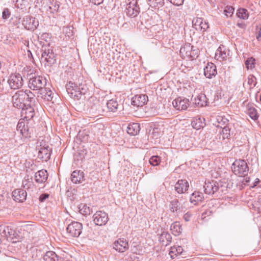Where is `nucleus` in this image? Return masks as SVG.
Returning a JSON list of instances; mask_svg holds the SVG:
<instances>
[{"label": "nucleus", "mask_w": 261, "mask_h": 261, "mask_svg": "<svg viewBox=\"0 0 261 261\" xmlns=\"http://www.w3.org/2000/svg\"><path fill=\"white\" fill-rule=\"evenodd\" d=\"M22 109L21 116H23L22 120H20L17 125V130L20 131L22 136L25 138H30L34 133V128L29 126V120H32L34 115V109L32 107L28 106Z\"/></svg>", "instance_id": "obj_1"}, {"label": "nucleus", "mask_w": 261, "mask_h": 261, "mask_svg": "<svg viewBox=\"0 0 261 261\" xmlns=\"http://www.w3.org/2000/svg\"><path fill=\"white\" fill-rule=\"evenodd\" d=\"M66 92L72 98L80 99L83 95H85L88 90V88L86 84L81 83L79 85L71 81L66 85Z\"/></svg>", "instance_id": "obj_2"}, {"label": "nucleus", "mask_w": 261, "mask_h": 261, "mask_svg": "<svg viewBox=\"0 0 261 261\" xmlns=\"http://www.w3.org/2000/svg\"><path fill=\"white\" fill-rule=\"evenodd\" d=\"M66 92L72 98L80 99L83 95H85L88 90V88L86 84L81 83L79 85L71 81L66 85Z\"/></svg>", "instance_id": "obj_3"}, {"label": "nucleus", "mask_w": 261, "mask_h": 261, "mask_svg": "<svg viewBox=\"0 0 261 261\" xmlns=\"http://www.w3.org/2000/svg\"><path fill=\"white\" fill-rule=\"evenodd\" d=\"M46 79L40 75H32L28 82V87L34 91H38V93L43 90V88L46 86Z\"/></svg>", "instance_id": "obj_4"}, {"label": "nucleus", "mask_w": 261, "mask_h": 261, "mask_svg": "<svg viewBox=\"0 0 261 261\" xmlns=\"http://www.w3.org/2000/svg\"><path fill=\"white\" fill-rule=\"evenodd\" d=\"M232 170L239 176H245L248 174L249 168L244 160H236L232 165Z\"/></svg>", "instance_id": "obj_5"}, {"label": "nucleus", "mask_w": 261, "mask_h": 261, "mask_svg": "<svg viewBox=\"0 0 261 261\" xmlns=\"http://www.w3.org/2000/svg\"><path fill=\"white\" fill-rule=\"evenodd\" d=\"M41 59L47 63L48 66H51L56 61V54L53 51V47L50 46L49 43L47 45H43L41 49Z\"/></svg>", "instance_id": "obj_6"}, {"label": "nucleus", "mask_w": 261, "mask_h": 261, "mask_svg": "<svg viewBox=\"0 0 261 261\" xmlns=\"http://www.w3.org/2000/svg\"><path fill=\"white\" fill-rule=\"evenodd\" d=\"M11 89L16 90L22 87L23 85V80L20 74L12 73L8 77L7 81Z\"/></svg>", "instance_id": "obj_7"}, {"label": "nucleus", "mask_w": 261, "mask_h": 261, "mask_svg": "<svg viewBox=\"0 0 261 261\" xmlns=\"http://www.w3.org/2000/svg\"><path fill=\"white\" fill-rule=\"evenodd\" d=\"M221 184V182H217L214 180L205 181L203 186L204 193L208 195H214L220 188L223 187Z\"/></svg>", "instance_id": "obj_8"}, {"label": "nucleus", "mask_w": 261, "mask_h": 261, "mask_svg": "<svg viewBox=\"0 0 261 261\" xmlns=\"http://www.w3.org/2000/svg\"><path fill=\"white\" fill-rule=\"evenodd\" d=\"M25 96V92L23 90L17 91L12 96L13 106L19 109L25 108L24 100Z\"/></svg>", "instance_id": "obj_9"}, {"label": "nucleus", "mask_w": 261, "mask_h": 261, "mask_svg": "<svg viewBox=\"0 0 261 261\" xmlns=\"http://www.w3.org/2000/svg\"><path fill=\"white\" fill-rule=\"evenodd\" d=\"M3 230L2 233L4 234L7 240L12 243H16L21 238V232L19 229H0Z\"/></svg>", "instance_id": "obj_10"}, {"label": "nucleus", "mask_w": 261, "mask_h": 261, "mask_svg": "<svg viewBox=\"0 0 261 261\" xmlns=\"http://www.w3.org/2000/svg\"><path fill=\"white\" fill-rule=\"evenodd\" d=\"M22 25L24 28L29 31H34L39 25V21L35 17L31 16H25L23 19Z\"/></svg>", "instance_id": "obj_11"}, {"label": "nucleus", "mask_w": 261, "mask_h": 261, "mask_svg": "<svg viewBox=\"0 0 261 261\" xmlns=\"http://www.w3.org/2000/svg\"><path fill=\"white\" fill-rule=\"evenodd\" d=\"M93 217L94 223L98 226L105 225L109 220L108 214L101 211L96 212Z\"/></svg>", "instance_id": "obj_12"}, {"label": "nucleus", "mask_w": 261, "mask_h": 261, "mask_svg": "<svg viewBox=\"0 0 261 261\" xmlns=\"http://www.w3.org/2000/svg\"><path fill=\"white\" fill-rule=\"evenodd\" d=\"M140 8L137 2L135 3H130L127 5L126 7V14L127 16L131 18H134L139 14Z\"/></svg>", "instance_id": "obj_13"}, {"label": "nucleus", "mask_w": 261, "mask_h": 261, "mask_svg": "<svg viewBox=\"0 0 261 261\" xmlns=\"http://www.w3.org/2000/svg\"><path fill=\"white\" fill-rule=\"evenodd\" d=\"M148 96L145 94H137L132 97V105L137 107H141L145 105L148 101Z\"/></svg>", "instance_id": "obj_14"}, {"label": "nucleus", "mask_w": 261, "mask_h": 261, "mask_svg": "<svg viewBox=\"0 0 261 261\" xmlns=\"http://www.w3.org/2000/svg\"><path fill=\"white\" fill-rule=\"evenodd\" d=\"M51 152V148L48 146H41L40 148L39 149L38 158L43 162H47L50 159Z\"/></svg>", "instance_id": "obj_15"}, {"label": "nucleus", "mask_w": 261, "mask_h": 261, "mask_svg": "<svg viewBox=\"0 0 261 261\" xmlns=\"http://www.w3.org/2000/svg\"><path fill=\"white\" fill-rule=\"evenodd\" d=\"M172 105L177 110H185L189 106V101L187 98L179 97L173 101Z\"/></svg>", "instance_id": "obj_16"}, {"label": "nucleus", "mask_w": 261, "mask_h": 261, "mask_svg": "<svg viewBox=\"0 0 261 261\" xmlns=\"http://www.w3.org/2000/svg\"><path fill=\"white\" fill-rule=\"evenodd\" d=\"M217 73L216 65L212 63L208 62L204 68V75L208 79H212L215 77Z\"/></svg>", "instance_id": "obj_17"}, {"label": "nucleus", "mask_w": 261, "mask_h": 261, "mask_svg": "<svg viewBox=\"0 0 261 261\" xmlns=\"http://www.w3.org/2000/svg\"><path fill=\"white\" fill-rule=\"evenodd\" d=\"M229 50L226 48L224 45H221L217 49L215 53V59L220 61L226 60L227 56L229 55Z\"/></svg>", "instance_id": "obj_18"}, {"label": "nucleus", "mask_w": 261, "mask_h": 261, "mask_svg": "<svg viewBox=\"0 0 261 261\" xmlns=\"http://www.w3.org/2000/svg\"><path fill=\"white\" fill-rule=\"evenodd\" d=\"M189 184L186 179H179L175 184L174 190L178 194L185 193L188 189Z\"/></svg>", "instance_id": "obj_19"}, {"label": "nucleus", "mask_w": 261, "mask_h": 261, "mask_svg": "<svg viewBox=\"0 0 261 261\" xmlns=\"http://www.w3.org/2000/svg\"><path fill=\"white\" fill-rule=\"evenodd\" d=\"M128 242L124 239H119L113 244V248L119 252H124L128 248Z\"/></svg>", "instance_id": "obj_20"}, {"label": "nucleus", "mask_w": 261, "mask_h": 261, "mask_svg": "<svg viewBox=\"0 0 261 261\" xmlns=\"http://www.w3.org/2000/svg\"><path fill=\"white\" fill-rule=\"evenodd\" d=\"M13 199L19 202H22L26 199L27 192L22 189H15L12 192Z\"/></svg>", "instance_id": "obj_21"}, {"label": "nucleus", "mask_w": 261, "mask_h": 261, "mask_svg": "<svg viewBox=\"0 0 261 261\" xmlns=\"http://www.w3.org/2000/svg\"><path fill=\"white\" fill-rule=\"evenodd\" d=\"M48 178V173L46 170L42 169L36 172L34 175L35 180L37 183L43 184L46 182Z\"/></svg>", "instance_id": "obj_22"}, {"label": "nucleus", "mask_w": 261, "mask_h": 261, "mask_svg": "<svg viewBox=\"0 0 261 261\" xmlns=\"http://www.w3.org/2000/svg\"><path fill=\"white\" fill-rule=\"evenodd\" d=\"M203 194L199 191H194L190 196V201L195 205H198L199 202H201L204 200Z\"/></svg>", "instance_id": "obj_23"}, {"label": "nucleus", "mask_w": 261, "mask_h": 261, "mask_svg": "<svg viewBox=\"0 0 261 261\" xmlns=\"http://www.w3.org/2000/svg\"><path fill=\"white\" fill-rule=\"evenodd\" d=\"M71 180L74 184L82 183L85 180L84 174L80 170H75L71 174Z\"/></svg>", "instance_id": "obj_24"}, {"label": "nucleus", "mask_w": 261, "mask_h": 261, "mask_svg": "<svg viewBox=\"0 0 261 261\" xmlns=\"http://www.w3.org/2000/svg\"><path fill=\"white\" fill-rule=\"evenodd\" d=\"M159 240L162 245L166 246L171 242L172 237L168 232L163 231L160 234Z\"/></svg>", "instance_id": "obj_25"}, {"label": "nucleus", "mask_w": 261, "mask_h": 261, "mask_svg": "<svg viewBox=\"0 0 261 261\" xmlns=\"http://www.w3.org/2000/svg\"><path fill=\"white\" fill-rule=\"evenodd\" d=\"M24 92H25V96L24 100L25 107L32 106L35 102V94L30 90H25Z\"/></svg>", "instance_id": "obj_26"}, {"label": "nucleus", "mask_w": 261, "mask_h": 261, "mask_svg": "<svg viewBox=\"0 0 261 261\" xmlns=\"http://www.w3.org/2000/svg\"><path fill=\"white\" fill-rule=\"evenodd\" d=\"M38 97L40 96L42 98L47 101H51L53 98L54 93L48 87L46 86L43 88V90L41 91L38 93Z\"/></svg>", "instance_id": "obj_27"}, {"label": "nucleus", "mask_w": 261, "mask_h": 261, "mask_svg": "<svg viewBox=\"0 0 261 261\" xmlns=\"http://www.w3.org/2000/svg\"><path fill=\"white\" fill-rule=\"evenodd\" d=\"M108 112L116 113L120 107L116 99H111L107 102Z\"/></svg>", "instance_id": "obj_28"}, {"label": "nucleus", "mask_w": 261, "mask_h": 261, "mask_svg": "<svg viewBox=\"0 0 261 261\" xmlns=\"http://www.w3.org/2000/svg\"><path fill=\"white\" fill-rule=\"evenodd\" d=\"M61 234L65 238L78 237L82 233L81 229H61Z\"/></svg>", "instance_id": "obj_29"}, {"label": "nucleus", "mask_w": 261, "mask_h": 261, "mask_svg": "<svg viewBox=\"0 0 261 261\" xmlns=\"http://www.w3.org/2000/svg\"><path fill=\"white\" fill-rule=\"evenodd\" d=\"M191 125L197 130L203 128L205 125V119L203 117L194 118L191 122Z\"/></svg>", "instance_id": "obj_30"}, {"label": "nucleus", "mask_w": 261, "mask_h": 261, "mask_svg": "<svg viewBox=\"0 0 261 261\" xmlns=\"http://www.w3.org/2000/svg\"><path fill=\"white\" fill-rule=\"evenodd\" d=\"M140 127L139 123H133L128 125L127 132L130 135L135 136L139 133Z\"/></svg>", "instance_id": "obj_31"}, {"label": "nucleus", "mask_w": 261, "mask_h": 261, "mask_svg": "<svg viewBox=\"0 0 261 261\" xmlns=\"http://www.w3.org/2000/svg\"><path fill=\"white\" fill-rule=\"evenodd\" d=\"M247 114L254 120L258 119L259 117L256 109L251 104L247 105Z\"/></svg>", "instance_id": "obj_32"}, {"label": "nucleus", "mask_w": 261, "mask_h": 261, "mask_svg": "<svg viewBox=\"0 0 261 261\" xmlns=\"http://www.w3.org/2000/svg\"><path fill=\"white\" fill-rule=\"evenodd\" d=\"M208 99L206 95L203 93L198 95L195 99V104L199 107H204L207 105Z\"/></svg>", "instance_id": "obj_33"}, {"label": "nucleus", "mask_w": 261, "mask_h": 261, "mask_svg": "<svg viewBox=\"0 0 261 261\" xmlns=\"http://www.w3.org/2000/svg\"><path fill=\"white\" fill-rule=\"evenodd\" d=\"M180 208V202L178 199H174L170 202V210L172 213L177 214Z\"/></svg>", "instance_id": "obj_34"}, {"label": "nucleus", "mask_w": 261, "mask_h": 261, "mask_svg": "<svg viewBox=\"0 0 261 261\" xmlns=\"http://www.w3.org/2000/svg\"><path fill=\"white\" fill-rule=\"evenodd\" d=\"M44 261H58L59 256L52 251H49L45 253L43 256Z\"/></svg>", "instance_id": "obj_35"}, {"label": "nucleus", "mask_w": 261, "mask_h": 261, "mask_svg": "<svg viewBox=\"0 0 261 261\" xmlns=\"http://www.w3.org/2000/svg\"><path fill=\"white\" fill-rule=\"evenodd\" d=\"M150 7L159 9L164 5V0H147Z\"/></svg>", "instance_id": "obj_36"}, {"label": "nucleus", "mask_w": 261, "mask_h": 261, "mask_svg": "<svg viewBox=\"0 0 261 261\" xmlns=\"http://www.w3.org/2000/svg\"><path fill=\"white\" fill-rule=\"evenodd\" d=\"M236 15L238 18L245 20L248 19L249 13L247 9L241 8L237 11Z\"/></svg>", "instance_id": "obj_37"}, {"label": "nucleus", "mask_w": 261, "mask_h": 261, "mask_svg": "<svg viewBox=\"0 0 261 261\" xmlns=\"http://www.w3.org/2000/svg\"><path fill=\"white\" fill-rule=\"evenodd\" d=\"M22 186L27 190L32 188L34 186L32 177L30 178L29 175L25 176L22 180Z\"/></svg>", "instance_id": "obj_38"}, {"label": "nucleus", "mask_w": 261, "mask_h": 261, "mask_svg": "<svg viewBox=\"0 0 261 261\" xmlns=\"http://www.w3.org/2000/svg\"><path fill=\"white\" fill-rule=\"evenodd\" d=\"M79 208L80 213L84 216L89 215L92 213V209L86 204H81Z\"/></svg>", "instance_id": "obj_39"}, {"label": "nucleus", "mask_w": 261, "mask_h": 261, "mask_svg": "<svg viewBox=\"0 0 261 261\" xmlns=\"http://www.w3.org/2000/svg\"><path fill=\"white\" fill-rule=\"evenodd\" d=\"M51 0H43L42 2L40 10L42 12H49L50 11Z\"/></svg>", "instance_id": "obj_40"}, {"label": "nucleus", "mask_w": 261, "mask_h": 261, "mask_svg": "<svg viewBox=\"0 0 261 261\" xmlns=\"http://www.w3.org/2000/svg\"><path fill=\"white\" fill-rule=\"evenodd\" d=\"M234 8L231 6H226L223 11V13L227 17H231L234 13Z\"/></svg>", "instance_id": "obj_41"}, {"label": "nucleus", "mask_w": 261, "mask_h": 261, "mask_svg": "<svg viewBox=\"0 0 261 261\" xmlns=\"http://www.w3.org/2000/svg\"><path fill=\"white\" fill-rule=\"evenodd\" d=\"M255 59L253 57L249 58L245 61L246 68L249 69H252L255 67Z\"/></svg>", "instance_id": "obj_42"}, {"label": "nucleus", "mask_w": 261, "mask_h": 261, "mask_svg": "<svg viewBox=\"0 0 261 261\" xmlns=\"http://www.w3.org/2000/svg\"><path fill=\"white\" fill-rule=\"evenodd\" d=\"M252 206L255 211L261 213V195L258 197L257 200L254 201Z\"/></svg>", "instance_id": "obj_43"}, {"label": "nucleus", "mask_w": 261, "mask_h": 261, "mask_svg": "<svg viewBox=\"0 0 261 261\" xmlns=\"http://www.w3.org/2000/svg\"><path fill=\"white\" fill-rule=\"evenodd\" d=\"M203 19L202 18L196 17L192 20V24L196 30H200L201 24H202Z\"/></svg>", "instance_id": "obj_44"}, {"label": "nucleus", "mask_w": 261, "mask_h": 261, "mask_svg": "<svg viewBox=\"0 0 261 261\" xmlns=\"http://www.w3.org/2000/svg\"><path fill=\"white\" fill-rule=\"evenodd\" d=\"M182 251V248L181 246H178L177 247H173L170 248L169 254L171 255V257H173V254L176 255L177 254H180Z\"/></svg>", "instance_id": "obj_45"}, {"label": "nucleus", "mask_w": 261, "mask_h": 261, "mask_svg": "<svg viewBox=\"0 0 261 261\" xmlns=\"http://www.w3.org/2000/svg\"><path fill=\"white\" fill-rule=\"evenodd\" d=\"M149 162L153 166H158L161 162V158L158 155L152 156L150 158Z\"/></svg>", "instance_id": "obj_46"}, {"label": "nucleus", "mask_w": 261, "mask_h": 261, "mask_svg": "<svg viewBox=\"0 0 261 261\" xmlns=\"http://www.w3.org/2000/svg\"><path fill=\"white\" fill-rule=\"evenodd\" d=\"M191 60H194L196 59L199 55V50L198 48H196L193 46H191Z\"/></svg>", "instance_id": "obj_47"}, {"label": "nucleus", "mask_w": 261, "mask_h": 261, "mask_svg": "<svg viewBox=\"0 0 261 261\" xmlns=\"http://www.w3.org/2000/svg\"><path fill=\"white\" fill-rule=\"evenodd\" d=\"M230 128L228 125L225 126L222 129V138L223 139H228L230 137Z\"/></svg>", "instance_id": "obj_48"}, {"label": "nucleus", "mask_w": 261, "mask_h": 261, "mask_svg": "<svg viewBox=\"0 0 261 261\" xmlns=\"http://www.w3.org/2000/svg\"><path fill=\"white\" fill-rule=\"evenodd\" d=\"M51 5H50V13H54L55 12H58L60 5L59 2L56 1L54 2V0H51Z\"/></svg>", "instance_id": "obj_49"}, {"label": "nucleus", "mask_w": 261, "mask_h": 261, "mask_svg": "<svg viewBox=\"0 0 261 261\" xmlns=\"http://www.w3.org/2000/svg\"><path fill=\"white\" fill-rule=\"evenodd\" d=\"M66 228H83V224L77 221H72L68 225Z\"/></svg>", "instance_id": "obj_50"}, {"label": "nucleus", "mask_w": 261, "mask_h": 261, "mask_svg": "<svg viewBox=\"0 0 261 261\" xmlns=\"http://www.w3.org/2000/svg\"><path fill=\"white\" fill-rule=\"evenodd\" d=\"M256 77L253 75H249L248 77V84L252 87L256 86L257 83Z\"/></svg>", "instance_id": "obj_51"}, {"label": "nucleus", "mask_w": 261, "mask_h": 261, "mask_svg": "<svg viewBox=\"0 0 261 261\" xmlns=\"http://www.w3.org/2000/svg\"><path fill=\"white\" fill-rule=\"evenodd\" d=\"M213 212L212 210H211L210 209L206 210L204 212L202 213L201 215L202 219L204 220H207V217H210L213 214Z\"/></svg>", "instance_id": "obj_52"}, {"label": "nucleus", "mask_w": 261, "mask_h": 261, "mask_svg": "<svg viewBox=\"0 0 261 261\" xmlns=\"http://www.w3.org/2000/svg\"><path fill=\"white\" fill-rule=\"evenodd\" d=\"M189 49H191L190 44H187L184 46H181L179 50L180 56L184 57L186 53H187V50H189Z\"/></svg>", "instance_id": "obj_53"}, {"label": "nucleus", "mask_w": 261, "mask_h": 261, "mask_svg": "<svg viewBox=\"0 0 261 261\" xmlns=\"http://www.w3.org/2000/svg\"><path fill=\"white\" fill-rule=\"evenodd\" d=\"M11 16V11L10 10L7 8H5L4 9L3 11L2 12V18L3 19H7Z\"/></svg>", "instance_id": "obj_54"}, {"label": "nucleus", "mask_w": 261, "mask_h": 261, "mask_svg": "<svg viewBox=\"0 0 261 261\" xmlns=\"http://www.w3.org/2000/svg\"><path fill=\"white\" fill-rule=\"evenodd\" d=\"M50 37H51V35L50 34L45 33H43L42 34H41L40 37H39V38L41 40H44L46 42H47L48 41V40H49L50 39Z\"/></svg>", "instance_id": "obj_55"}, {"label": "nucleus", "mask_w": 261, "mask_h": 261, "mask_svg": "<svg viewBox=\"0 0 261 261\" xmlns=\"http://www.w3.org/2000/svg\"><path fill=\"white\" fill-rule=\"evenodd\" d=\"M193 217V214L190 212H188L184 214L183 218L186 222H189L191 220Z\"/></svg>", "instance_id": "obj_56"}, {"label": "nucleus", "mask_w": 261, "mask_h": 261, "mask_svg": "<svg viewBox=\"0 0 261 261\" xmlns=\"http://www.w3.org/2000/svg\"><path fill=\"white\" fill-rule=\"evenodd\" d=\"M49 194L46 193H42L40 195L39 198V200L40 202H44L48 198Z\"/></svg>", "instance_id": "obj_57"}, {"label": "nucleus", "mask_w": 261, "mask_h": 261, "mask_svg": "<svg viewBox=\"0 0 261 261\" xmlns=\"http://www.w3.org/2000/svg\"><path fill=\"white\" fill-rule=\"evenodd\" d=\"M170 3L176 6H181L184 4V0H167Z\"/></svg>", "instance_id": "obj_58"}, {"label": "nucleus", "mask_w": 261, "mask_h": 261, "mask_svg": "<svg viewBox=\"0 0 261 261\" xmlns=\"http://www.w3.org/2000/svg\"><path fill=\"white\" fill-rule=\"evenodd\" d=\"M200 30L199 31H202L203 32H205L207 30V29L209 28L208 22H206V21H202V24H201L200 27Z\"/></svg>", "instance_id": "obj_59"}, {"label": "nucleus", "mask_w": 261, "mask_h": 261, "mask_svg": "<svg viewBox=\"0 0 261 261\" xmlns=\"http://www.w3.org/2000/svg\"><path fill=\"white\" fill-rule=\"evenodd\" d=\"M94 107H95L96 110L97 111L96 113L98 114L102 115L101 113L104 112L103 110L102 109V106H100V105L98 104V105H95L94 107L93 108H92V109H94Z\"/></svg>", "instance_id": "obj_60"}, {"label": "nucleus", "mask_w": 261, "mask_h": 261, "mask_svg": "<svg viewBox=\"0 0 261 261\" xmlns=\"http://www.w3.org/2000/svg\"><path fill=\"white\" fill-rule=\"evenodd\" d=\"M90 2L95 5H99L103 3L104 0H89Z\"/></svg>", "instance_id": "obj_61"}, {"label": "nucleus", "mask_w": 261, "mask_h": 261, "mask_svg": "<svg viewBox=\"0 0 261 261\" xmlns=\"http://www.w3.org/2000/svg\"><path fill=\"white\" fill-rule=\"evenodd\" d=\"M191 49H189V50H187V53H186V55L184 56V58H187L188 60H191V53L190 51Z\"/></svg>", "instance_id": "obj_62"}, {"label": "nucleus", "mask_w": 261, "mask_h": 261, "mask_svg": "<svg viewBox=\"0 0 261 261\" xmlns=\"http://www.w3.org/2000/svg\"><path fill=\"white\" fill-rule=\"evenodd\" d=\"M128 261H140L139 260L138 257L134 255L133 257L130 256L129 258L128 259Z\"/></svg>", "instance_id": "obj_63"}, {"label": "nucleus", "mask_w": 261, "mask_h": 261, "mask_svg": "<svg viewBox=\"0 0 261 261\" xmlns=\"http://www.w3.org/2000/svg\"><path fill=\"white\" fill-rule=\"evenodd\" d=\"M256 38L258 40H259L261 38V26H260V28L259 29V30L258 31L257 34Z\"/></svg>", "instance_id": "obj_64"}]
</instances>
